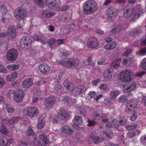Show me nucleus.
<instances>
[{
    "label": "nucleus",
    "mask_w": 146,
    "mask_h": 146,
    "mask_svg": "<svg viewBox=\"0 0 146 146\" xmlns=\"http://www.w3.org/2000/svg\"><path fill=\"white\" fill-rule=\"evenodd\" d=\"M83 8L84 12L85 14H91L97 11L98 6L94 0H88L84 3Z\"/></svg>",
    "instance_id": "f257e3e1"
},
{
    "label": "nucleus",
    "mask_w": 146,
    "mask_h": 146,
    "mask_svg": "<svg viewBox=\"0 0 146 146\" xmlns=\"http://www.w3.org/2000/svg\"><path fill=\"white\" fill-rule=\"evenodd\" d=\"M23 112L25 115L33 117L37 116L39 113L38 109L36 107L31 106L25 108Z\"/></svg>",
    "instance_id": "f03ea898"
},
{
    "label": "nucleus",
    "mask_w": 146,
    "mask_h": 146,
    "mask_svg": "<svg viewBox=\"0 0 146 146\" xmlns=\"http://www.w3.org/2000/svg\"><path fill=\"white\" fill-rule=\"evenodd\" d=\"M126 122L125 119L123 117H118L114 119L111 122H109L106 125L107 127H111L112 124L115 125L119 126L123 125Z\"/></svg>",
    "instance_id": "7ed1b4c3"
},
{
    "label": "nucleus",
    "mask_w": 146,
    "mask_h": 146,
    "mask_svg": "<svg viewBox=\"0 0 146 146\" xmlns=\"http://www.w3.org/2000/svg\"><path fill=\"white\" fill-rule=\"evenodd\" d=\"M133 73L130 70H126L125 71L121 72L120 74V79L121 81L128 82L131 80Z\"/></svg>",
    "instance_id": "20e7f679"
},
{
    "label": "nucleus",
    "mask_w": 146,
    "mask_h": 146,
    "mask_svg": "<svg viewBox=\"0 0 146 146\" xmlns=\"http://www.w3.org/2000/svg\"><path fill=\"white\" fill-rule=\"evenodd\" d=\"M31 38L27 36L23 37L20 41V43L21 47L24 50L27 49L28 48V46L31 45Z\"/></svg>",
    "instance_id": "39448f33"
},
{
    "label": "nucleus",
    "mask_w": 146,
    "mask_h": 146,
    "mask_svg": "<svg viewBox=\"0 0 146 146\" xmlns=\"http://www.w3.org/2000/svg\"><path fill=\"white\" fill-rule=\"evenodd\" d=\"M15 17L17 19H20L24 17L27 14L26 9L18 8L14 12Z\"/></svg>",
    "instance_id": "423d86ee"
},
{
    "label": "nucleus",
    "mask_w": 146,
    "mask_h": 146,
    "mask_svg": "<svg viewBox=\"0 0 146 146\" xmlns=\"http://www.w3.org/2000/svg\"><path fill=\"white\" fill-rule=\"evenodd\" d=\"M16 30L14 26H10L8 28L7 33L8 40L11 41L14 39L16 36Z\"/></svg>",
    "instance_id": "0eeeda50"
},
{
    "label": "nucleus",
    "mask_w": 146,
    "mask_h": 146,
    "mask_svg": "<svg viewBox=\"0 0 146 146\" xmlns=\"http://www.w3.org/2000/svg\"><path fill=\"white\" fill-rule=\"evenodd\" d=\"M18 54L17 51L16 49H11L7 53V59L9 61H14L17 59Z\"/></svg>",
    "instance_id": "6e6552de"
},
{
    "label": "nucleus",
    "mask_w": 146,
    "mask_h": 146,
    "mask_svg": "<svg viewBox=\"0 0 146 146\" xmlns=\"http://www.w3.org/2000/svg\"><path fill=\"white\" fill-rule=\"evenodd\" d=\"M7 95L8 98L10 97L11 95H14L13 97L14 100H22L24 97L25 94L23 90H19L17 93L15 94H13L12 93L9 92Z\"/></svg>",
    "instance_id": "1a4fd4ad"
},
{
    "label": "nucleus",
    "mask_w": 146,
    "mask_h": 146,
    "mask_svg": "<svg viewBox=\"0 0 146 146\" xmlns=\"http://www.w3.org/2000/svg\"><path fill=\"white\" fill-rule=\"evenodd\" d=\"M87 44L88 47L90 48H96L99 45L98 40L96 37H90L88 40Z\"/></svg>",
    "instance_id": "9d476101"
},
{
    "label": "nucleus",
    "mask_w": 146,
    "mask_h": 146,
    "mask_svg": "<svg viewBox=\"0 0 146 146\" xmlns=\"http://www.w3.org/2000/svg\"><path fill=\"white\" fill-rule=\"evenodd\" d=\"M134 15V9L132 7H127L126 8L124 12V16L125 18H128L131 17V21H134L132 19Z\"/></svg>",
    "instance_id": "9b49d317"
},
{
    "label": "nucleus",
    "mask_w": 146,
    "mask_h": 146,
    "mask_svg": "<svg viewBox=\"0 0 146 146\" xmlns=\"http://www.w3.org/2000/svg\"><path fill=\"white\" fill-rule=\"evenodd\" d=\"M45 3L49 8L51 9L59 7L60 5V0H46Z\"/></svg>",
    "instance_id": "f8f14e48"
},
{
    "label": "nucleus",
    "mask_w": 146,
    "mask_h": 146,
    "mask_svg": "<svg viewBox=\"0 0 146 146\" xmlns=\"http://www.w3.org/2000/svg\"><path fill=\"white\" fill-rule=\"evenodd\" d=\"M40 72L43 74L47 75L50 72V67L46 64H42L38 66Z\"/></svg>",
    "instance_id": "ddd939ff"
},
{
    "label": "nucleus",
    "mask_w": 146,
    "mask_h": 146,
    "mask_svg": "<svg viewBox=\"0 0 146 146\" xmlns=\"http://www.w3.org/2000/svg\"><path fill=\"white\" fill-rule=\"evenodd\" d=\"M61 129L62 132L66 134L69 135L72 134L74 131L72 127L67 125H62Z\"/></svg>",
    "instance_id": "4468645a"
},
{
    "label": "nucleus",
    "mask_w": 146,
    "mask_h": 146,
    "mask_svg": "<svg viewBox=\"0 0 146 146\" xmlns=\"http://www.w3.org/2000/svg\"><path fill=\"white\" fill-rule=\"evenodd\" d=\"M90 140H92L95 144L99 143L100 141L103 140V139L99 137L98 136H95V133L93 132L89 138Z\"/></svg>",
    "instance_id": "2eb2a0df"
},
{
    "label": "nucleus",
    "mask_w": 146,
    "mask_h": 146,
    "mask_svg": "<svg viewBox=\"0 0 146 146\" xmlns=\"http://www.w3.org/2000/svg\"><path fill=\"white\" fill-rule=\"evenodd\" d=\"M117 10L112 7L108 8L106 11V15L109 17H113L117 14Z\"/></svg>",
    "instance_id": "dca6fc26"
},
{
    "label": "nucleus",
    "mask_w": 146,
    "mask_h": 146,
    "mask_svg": "<svg viewBox=\"0 0 146 146\" xmlns=\"http://www.w3.org/2000/svg\"><path fill=\"white\" fill-rule=\"evenodd\" d=\"M39 138L41 141H42V145L44 146L48 144L49 142V139L48 135H46L44 134L40 135Z\"/></svg>",
    "instance_id": "f3484780"
},
{
    "label": "nucleus",
    "mask_w": 146,
    "mask_h": 146,
    "mask_svg": "<svg viewBox=\"0 0 146 146\" xmlns=\"http://www.w3.org/2000/svg\"><path fill=\"white\" fill-rule=\"evenodd\" d=\"M143 10L141 8L136 9L134 11V15L132 17L133 21H135L143 13Z\"/></svg>",
    "instance_id": "a211bd4d"
},
{
    "label": "nucleus",
    "mask_w": 146,
    "mask_h": 146,
    "mask_svg": "<svg viewBox=\"0 0 146 146\" xmlns=\"http://www.w3.org/2000/svg\"><path fill=\"white\" fill-rule=\"evenodd\" d=\"M33 84V80L31 78H28L25 80L23 82L22 86L23 88H27Z\"/></svg>",
    "instance_id": "6ab92c4d"
},
{
    "label": "nucleus",
    "mask_w": 146,
    "mask_h": 146,
    "mask_svg": "<svg viewBox=\"0 0 146 146\" xmlns=\"http://www.w3.org/2000/svg\"><path fill=\"white\" fill-rule=\"evenodd\" d=\"M84 86L82 85H79L77 87L75 88L73 90V93L76 94V95L80 94L84 90Z\"/></svg>",
    "instance_id": "aec40b11"
},
{
    "label": "nucleus",
    "mask_w": 146,
    "mask_h": 146,
    "mask_svg": "<svg viewBox=\"0 0 146 146\" xmlns=\"http://www.w3.org/2000/svg\"><path fill=\"white\" fill-rule=\"evenodd\" d=\"M58 115L59 118L62 120L66 119L68 117L67 112L64 110H60Z\"/></svg>",
    "instance_id": "412c9836"
},
{
    "label": "nucleus",
    "mask_w": 146,
    "mask_h": 146,
    "mask_svg": "<svg viewBox=\"0 0 146 146\" xmlns=\"http://www.w3.org/2000/svg\"><path fill=\"white\" fill-rule=\"evenodd\" d=\"M18 119L19 118L18 117H14L9 120L5 119H2V121L5 123L12 124L18 121Z\"/></svg>",
    "instance_id": "4be33fe9"
},
{
    "label": "nucleus",
    "mask_w": 146,
    "mask_h": 146,
    "mask_svg": "<svg viewBox=\"0 0 146 146\" xmlns=\"http://www.w3.org/2000/svg\"><path fill=\"white\" fill-rule=\"evenodd\" d=\"M104 76L105 77L107 78L108 79H111L114 78L115 74H114V72L108 70L105 72Z\"/></svg>",
    "instance_id": "5701e85b"
},
{
    "label": "nucleus",
    "mask_w": 146,
    "mask_h": 146,
    "mask_svg": "<svg viewBox=\"0 0 146 146\" xmlns=\"http://www.w3.org/2000/svg\"><path fill=\"white\" fill-rule=\"evenodd\" d=\"M1 139L2 143L5 146L7 145L8 143L11 144H13L14 143L13 140V139L11 138L8 139L5 136H3Z\"/></svg>",
    "instance_id": "b1692460"
},
{
    "label": "nucleus",
    "mask_w": 146,
    "mask_h": 146,
    "mask_svg": "<svg viewBox=\"0 0 146 146\" xmlns=\"http://www.w3.org/2000/svg\"><path fill=\"white\" fill-rule=\"evenodd\" d=\"M126 104V107L128 108L129 110H131L132 108H135L136 107L137 101H127Z\"/></svg>",
    "instance_id": "393cba45"
},
{
    "label": "nucleus",
    "mask_w": 146,
    "mask_h": 146,
    "mask_svg": "<svg viewBox=\"0 0 146 146\" xmlns=\"http://www.w3.org/2000/svg\"><path fill=\"white\" fill-rule=\"evenodd\" d=\"M64 85L67 90H71L73 88V85L68 80H65L64 82Z\"/></svg>",
    "instance_id": "a878e982"
},
{
    "label": "nucleus",
    "mask_w": 146,
    "mask_h": 146,
    "mask_svg": "<svg viewBox=\"0 0 146 146\" xmlns=\"http://www.w3.org/2000/svg\"><path fill=\"white\" fill-rule=\"evenodd\" d=\"M17 76V72H13L11 74L9 75L6 76L7 80L9 82L13 81L16 78Z\"/></svg>",
    "instance_id": "bb28decb"
},
{
    "label": "nucleus",
    "mask_w": 146,
    "mask_h": 146,
    "mask_svg": "<svg viewBox=\"0 0 146 146\" xmlns=\"http://www.w3.org/2000/svg\"><path fill=\"white\" fill-rule=\"evenodd\" d=\"M120 58L116 59L112 62L110 64V66L113 67L114 69H118L119 66Z\"/></svg>",
    "instance_id": "cd10ccee"
},
{
    "label": "nucleus",
    "mask_w": 146,
    "mask_h": 146,
    "mask_svg": "<svg viewBox=\"0 0 146 146\" xmlns=\"http://www.w3.org/2000/svg\"><path fill=\"white\" fill-rule=\"evenodd\" d=\"M34 38L35 40L40 42L44 44H46V42L45 41V38L41 35H36L34 36Z\"/></svg>",
    "instance_id": "c85d7f7f"
},
{
    "label": "nucleus",
    "mask_w": 146,
    "mask_h": 146,
    "mask_svg": "<svg viewBox=\"0 0 146 146\" xmlns=\"http://www.w3.org/2000/svg\"><path fill=\"white\" fill-rule=\"evenodd\" d=\"M54 13L51 12H48L46 10L43 11L42 13V15L46 18H49L51 17L54 16Z\"/></svg>",
    "instance_id": "c756f323"
},
{
    "label": "nucleus",
    "mask_w": 146,
    "mask_h": 146,
    "mask_svg": "<svg viewBox=\"0 0 146 146\" xmlns=\"http://www.w3.org/2000/svg\"><path fill=\"white\" fill-rule=\"evenodd\" d=\"M67 62L68 67L77 65L76 62V60L74 58H68L67 59Z\"/></svg>",
    "instance_id": "7c9ffc66"
},
{
    "label": "nucleus",
    "mask_w": 146,
    "mask_h": 146,
    "mask_svg": "<svg viewBox=\"0 0 146 146\" xmlns=\"http://www.w3.org/2000/svg\"><path fill=\"white\" fill-rule=\"evenodd\" d=\"M101 132L104 134L105 133L106 137L107 138H109L110 139H111L113 136V134L112 131L109 130H108V131L106 132L104 131H102Z\"/></svg>",
    "instance_id": "2f4dec72"
},
{
    "label": "nucleus",
    "mask_w": 146,
    "mask_h": 146,
    "mask_svg": "<svg viewBox=\"0 0 146 146\" xmlns=\"http://www.w3.org/2000/svg\"><path fill=\"white\" fill-rule=\"evenodd\" d=\"M121 29V25H118L112 29L111 30V32L112 33H118L120 31Z\"/></svg>",
    "instance_id": "473e14b6"
},
{
    "label": "nucleus",
    "mask_w": 146,
    "mask_h": 146,
    "mask_svg": "<svg viewBox=\"0 0 146 146\" xmlns=\"http://www.w3.org/2000/svg\"><path fill=\"white\" fill-rule=\"evenodd\" d=\"M74 123H76L79 125L82 123V118L80 116H76L74 117L73 120Z\"/></svg>",
    "instance_id": "72a5a7b5"
},
{
    "label": "nucleus",
    "mask_w": 146,
    "mask_h": 146,
    "mask_svg": "<svg viewBox=\"0 0 146 146\" xmlns=\"http://www.w3.org/2000/svg\"><path fill=\"white\" fill-rule=\"evenodd\" d=\"M19 66L15 64H10L7 66V67L8 70L13 71L19 68Z\"/></svg>",
    "instance_id": "f704fd0d"
},
{
    "label": "nucleus",
    "mask_w": 146,
    "mask_h": 146,
    "mask_svg": "<svg viewBox=\"0 0 146 146\" xmlns=\"http://www.w3.org/2000/svg\"><path fill=\"white\" fill-rule=\"evenodd\" d=\"M55 101H44V104L46 107L50 108L52 107L55 103Z\"/></svg>",
    "instance_id": "c9c22d12"
},
{
    "label": "nucleus",
    "mask_w": 146,
    "mask_h": 146,
    "mask_svg": "<svg viewBox=\"0 0 146 146\" xmlns=\"http://www.w3.org/2000/svg\"><path fill=\"white\" fill-rule=\"evenodd\" d=\"M135 85L134 83H132L130 84L128 86V87L126 86V89H124V91L125 92H126L127 90L131 91L133 90L135 88Z\"/></svg>",
    "instance_id": "e433bc0d"
},
{
    "label": "nucleus",
    "mask_w": 146,
    "mask_h": 146,
    "mask_svg": "<svg viewBox=\"0 0 146 146\" xmlns=\"http://www.w3.org/2000/svg\"><path fill=\"white\" fill-rule=\"evenodd\" d=\"M35 3L40 8L44 7L43 0H33Z\"/></svg>",
    "instance_id": "4c0bfd02"
},
{
    "label": "nucleus",
    "mask_w": 146,
    "mask_h": 146,
    "mask_svg": "<svg viewBox=\"0 0 146 146\" xmlns=\"http://www.w3.org/2000/svg\"><path fill=\"white\" fill-rule=\"evenodd\" d=\"M0 131L3 134H6L8 133V130L4 124H2L1 126Z\"/></svg>",
    "instance_id": "58836bf2"
},
{
    "label": "nucleus",
    "mask_w": 146,
    "mask_h": 146,
    "mask_svg": "<svg viewBox=\"0 0 146 146\" xmlns=\"http://www.w3.org/2000/svg\"><path fill=\"white\" fill-rule=\"evenodd\" d=\"M119 94V92L118 91H112L110 93V96L111 98L112 99L115 98Z\"/></svg>",
    "instance_id": "ea45409f"
},
{
    "label": "nucleus",
    "mask_w": 146,
    "mask_h": 146,
    "mask_svg": "<svg viewBox=\"0 0 146 146\" xmlns=\"http://www.w3.org/2000/svg\"><path fill=\"white\" fill-rule=\"evenodd\" d=\"M105 116L104 114L100 115L98 113H96L95 114H94L92 116L93 118L95 120H98L100 119L101 117H104Z\"/></svg>",
    "instance_id": "a19ab883"
},
{
    "label": "nucleus",
    "mask_w": 146,
    "mask_h": 146,
    "mask_svg": "<svg viewBox=\"0 0 146 146\" xmlns=\"http://www.w3.org/2000/svg\"><path fill=\"white\" fill-rule=\"evenodd\" d=\"M34 133L31 127L29 126L28 127V130L26 131V134L28 136H32Z\"/></svg>",
    "instance_id": "79ce46f5"
},
{
    "label": "nucleus",
    "mask_w": 146,
    "mask_h": 146,
    "mask_svg": "<svg viewBox=\"0 0 146 146\" xmlns=\"http://www.w3.org/2000/svg\"><path fill=\"white\" fill-rule=\"evenodd\" d=\"M49 46L52 47L56 42V40L54 38H52L49 40L47 41Z\"/></svg>",
    "instance_id": "37998d69"
},
{
    "label": "nucleus",
    "mask_w": 146,
    "mask_h": 146,
    "mask_svg": "<svg viewBox=\"0 0 146 146\" xmlns=\"http://www.w3.org/2000/svg\"><path fill=\"white\" fill-rule=\"evenodd\" d=\"M6 108L9 113H12L14 111V109L13 107L9 104H7L6 105Z\"/></svg>",
    "instance_id": "c03bdc74"
},
{
    "label": "nucleus",
    "mask_w": 146,
    "mask_h": 146,
    "mask_svg": "<svg viewBox=\"0 0 146 146\" xmlns=\"http://www.w3.org/2000/svg\"><path fill=\"white\" fill-rule=\"evenodd\" d=\"M133 115L131 116L130 118V120L132 121H134L137 118V111L134 110L133 111Z\"/></svg>",
    "instance_id": "a18cd8bd"
},
{
    "label": "nucleus",
    "mask_w": 146,
    "mask_h": 146,
    "mask_svg": "<svg viewBox=\"0 0 146 146\" xmlns=\"http://www.w3.org/2000/svg\"><path fill=\"white\" fill-rule=\"evenodd\" d=\"M88 123L87 125L88 126L91 127L97 124V122L94 120L88 119Z\"/></svg>",
    "instance_id": "49530a36"
},
{
    "label": "nucleus",
    "mask_w": 146,
    "mask_h": 146,
    "mask_svg": "<svg viewBox=\"0 0 146 146\" xmlns=\"http://www.w3.org/2000/svg\"><path fill=\"white\" fill-rule=\"evenodd\" d=\"M51 121L53 123H56L58 122V117L57 115L54 116H51Z\"/></svg>",
    "instance_id": "de8ad7c7"
},
{
    "label": "nucleus",
    "mask_w": 146,
    "mask_h": 146,
    "mask_svg": "<svg viewBox=\"0 0 146 146\" xmlns=\"http://www.w3.org/2000/svg\"><path fill=\"white\" fill-rule=\"evenodd\" d=\"M146 53V48L141 49L139 51L136 53L137 55H144Z\"/></svg>",
    "instance_id": "09e8293b"
},
{
    "label": "nucleus",
    "mask_w": 146,
    "mask_h": 146,
    "mask_svg": "<svg viewBox=\"0 0 146 146\" xmlns=\"http://www.w3.org/2000/svg\"><path fill=\"white\" fill-rule=\"evenodd\" d=\"M1 11L3 15H5L7 12V10L6 7L4 5L0 6Z\"/></svg>",
    "instance_id": "8fccbe9b"
},
{
    "label": "nucleus",
    "mask_w": 146,
    "mask_h": 146,
    "mask_svg": "<svg viewBox=\"0 0 146 146\" xmlns=\"http://www.w3.org/2000/svg\"><path fill=\"white\" fill-rule=\"evenodd\" d=\"M142 32V30L141 29H136L132 32V33L135 35H138Z\"/></svg>",
    "instance_id": "3c124183"
},
{
    "label": "nucleus",
    "mask_w": 146,
    "mask_h": 146,
    "mask_svg": "<svg viewBox=\"0 0 146 146\" xmlns=\"http://www.w3.org/2000/svg\"><path fill=\"white\" fill-rule=\"evenodd\" d=\"M55 90L58 93H61L62 91V87L59 85H57L55 86Z\"/></svg>",
    "instance_id": "603ef678"
},
{
    "label": "nucleus",
    "mask_w": 146,
    "mask_h": 146,
    "mask_svg": "<svg viewBox=\"0 0 146 146\" xmlns=\"http://www.w3.org/2000/svg\"><path fill=\"white\" fill-rule=\"evenodd\" d=\"M141 67L143 69L146 70V58L143 59L141 63Z\"/></svg>",
    "instance_id": "864d4df0"
},
{
    "label": "nucleus",
    "mask_w": 146,
    "mask_h": 146,
    "mask_svg": "<svg viewBox=\"0 0 146 146\" xmlns=\"http://www.w3.org/2000/svg\"><path fill=\"white\" fill-rule=\"evenodd\" d=\"M92 58L90 57L87 59V60L86 61V64L87 66H89L90 65H93V62L92 61Z\"/></svg>",
    "instance_id": "5fc2aeb1"
},
{
    "label": "nucleus",
    "mask_w": 146,
    "mask_h": 146,
    "mask_svg": "<svg viewBox=\"0 0 146 146\" xmlns=\"http://www.w3.org/2000/svg\"><path fill=\"white\" fill-rule=\"evenodd\" d=\"M138 125L135 124L133 125H129L126 126L127 129L129 130H132L135 128Z\"/></svg>",
    "instance_id": "6e6d98bb"
},
{
    "label": "nucleus",
    "mask_w": 146,
    "mask_h": 146,
    "mask_svg": "<svg viewBox=\"0 0 146 146\" xmlns=\"http://www.w3.org/2000/svg\"><path fill=\"white\" fill-rule=\"evenodd\" d=\"M58 63L59 64H61L65 66L68 67L67 59H66V60H63L59 62Z\"/></svg>",
    "instance_id": "4d7b16f0"
},
{
    "label": "nucleus",
    "mask_w": 146,
    "mask_h": 146,
    "mask_svg": "<svg viewBox=\"0 0 146 146\" xmlns=\"http://www.w3.org/2000/svg\"><path fill=\"white\" fill-rule=\"evenodd\" d=\"M141 143L145 145H146V135H144L142 136L140 139Z\"/></svg>",
    "instance_id": "13d9d810"
},
{
    "label": "nucleus",
    "mask_w": 146,
    "mask_h": 146,
    "mask_svg": "<svg viewBox=\"0 0 146 146\" xmlns=\"http://www.w3.org/2000/svg\"><path fill=\"white\" fill-rule=\"evenodd\" d=\"M78 110L80 112V113L81 115H83V116H85L86 113L85 112V110L84 108H81L78 109Z\"/></svg>",
    "instance_id": "bf43d9fd"
},
{
    "label": "nucleus",
    "mask_w": 146,
    "mask_h": 146,
    "mask_svg": "<svg viewBox=\"0 0 146 146\" xmlns=\"http://www.w3.org/2000/svg\"><path fill=\"white\" fill-rule=\"evenodd\" d=\"M0 72H2L3 73H6L7 71L3 66V65L0 64Z\"/></svg>",
    "instance_id": "052dcab7"
},
{
    "label": "nucleus",
    "mask_w": 146,
    "mask_h": 146,
    "mask_svg": "<svg viewBox=\"0 0 146 146\" xmlns=\"http://www.w3.org/2000/svg\"><path fill=\"white\" fill-rule=\"evenodd\" d=\"M38 121L43 123H42L43 125L45 124L46 122L45 117L42 116H41L39 117Z\"/></svg>",
    "instance_id": "680f3d73"
},
{
    "label": "nucleus",
    "mask_w": 146,
    "mask_h": 146,
    "mask_svg": "<svg viewBox=\"0 0 146 146\" xmlns=\"http://www.w3.org/2000/svg\"><path fill=\"white\" fill-rule=\"evenodd\" d=\"M44 123L43 122H39L38 121V124L37 126V127L39 129H41L43 128L45 125H42V123Z\"/></svg>",
    "instance_id": "e2e57ef3"
},
{
    "label": "nucleus",
    "mask_w": 146,
    "mask_h": 146,
    "mask_svg": "<svg viewBox=\"0 0 146 146\" xmlns=\"http://www.w3.org/2000/svg\"><path fill=\"white\" fill-rule=\"evenodd\" d=\"M127 135H130L129 137L131 138L135 135L136 133L134 131L131 132H128L127 133Z\"/></svg>",
    "instance_id": "0e129e2a"
},
{
    "label": "nucleus",
    "mask_w": 146,
    "mask_h": 146,
    "mask_svg": "<svg viewBox=\"0 0 146 146\" xmlns=\"http://www.w3.org/2000/svg\"><path fill=\"white\" fill-rule=\"evenodd\" d=\"M99 88L101 89L106 90L107 89V87L106 84L105 83H103L100 85Z\"/></svg>",
    "instance_id": "69168bd1"
},
{
    "label": "nucleus",
    "mask_w": 146,
    "mask_h": 146,
    "mask_svg": "<svg viewBox=\"0 0 146 146\" xmlns=\"http://www.w3.org/2000/svg\"><path fill=\"white\" fill-rule=\"evenodd\" d=\"M5 81L3 79L0 78V88L3 87L5 84Z\"/></svg>",
    "instance_id": "338daca9"
},
{
    "label": "nucleus",
    "mask_w": 146,
    "mask_h": 146,
    "mask_svg": "<svg viewBox=\"0 0 146 146\" xmlns=\"http://www.w3.org/2000/svg\"><path fill=\"white\" fill-rule=\"evenodd\" d=\"M110 47V49H112L114 48L116 46V43L115 42H113L109 44Z\"/></svg>",
    "instance_id": "774afa93"
}]
</instances>
